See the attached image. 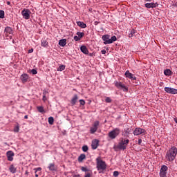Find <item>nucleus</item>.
I'll use <instances>...</instances> for the list:
<instances>
[{
    "mask_svg": "<svg viewBox=\"0 0 177 177\" xmlns=\"http://www.w3.org/2000/svg\"><path fill=\"white\" fill-rule=\"evenodd\" d=\"M138 145H142V139L138 140Z\"/></svg>",
    "mask_w": 177,
    "mask_h": 177,
    "instance_id": "nucleus-47",
    "label": "nucleus"
},
{
    "mask_svg": "<svg viewBox=\"0 0 177 177\" xmlns=\"http://www.w3.org/2000/svg\"><path fill=\"white\" fill-rule=\"evenodd\" d=\"M21 80L23 82V84H26L28 81V75L24 74L21 76Z\"/></svg>",
    "mask_w": 177,
    "mask_h": 177,
    "instance_id": "nucleus-17",
    "label": "nucleus"
},
{
    "mask_svg": "<svg viewBox=\"0 0 177 177\" xmlns=\"http://www.w3.org/2000/svg\"><path fill=\"white\" fill-rule=\"evenodd\" d=\"M6 156L8 161H12L13 157H15V153L12 151H8L6 153Z\"/></svg>",
    "mask_w": 177,
    "mask_h": 177,
    "instance_id": "nucleus-12",
    "label": "nucleus"
},
{
    "mask_svg": "<svg viewBox=\"0 0 177 177\" xmlns=\"http://www.w3.org/2000/svg\"><path fill=\"white\" fill-rule=\"evenodd\" d=\"M168 171V167L163 165L160 169V172H167Z\"/></svg>",
    "mask_w": 177,
    "mask_h": 177,
    "instance_id": "nucleus-27",
    "label": "nucleus"
},
{
    "mask_svg": "<svg viewBox=\"0 0 177 177\" xmlns=\"http://www.w3.org/2000/svg\"><path fill=\"white\" fill-rule=\"evenodd\" d=\"M86 158V156H85V154L82 153L79 157H78V161L79 162H82V161H84V160H85Z\"/></svg>",
    "mask_w": 177,
    "mask_h": 177,
    "instance_id": "nucleus-22",
    "label": "nucleus"
},
{
    "mask_svg": "<svg viewBox=\"0 0 177 177\" xmlns=\"http://www.w3.org/2000/svg\"><path fill=\"white\" fill-rule=\"evenodd\" d=\"M37 110L39 113H45V109H44V106H37Z\"/></svg>",
    "mask_w": 177,
    "mask_h": 177,
    "instance_id": "nucleus-29",
    "label": "nucleus"
},
{
    "mask_svg": "<svg viewBox=\"0 0 177 177\" xmlns=\"http://www.w3.org/2000/svg\"><path fill=\"white\" fill-rule=\"evenodd\" d=\"M136 33V30L135 29H131L130 33L129 34V38H132L133 37V35Z\"/></svg>",
    "mask_w": 177,
    "mask_h": 177,
    "instance_id": "nucleus-26",
    "label": "nucleus"
},
{
    "mask_svg": "<svg viewBox=\"0 0 177 177\" xmlns=\"http://www.w3.org/2000/svg\"><path fill=\"white\" fill-rule=\"evenodd\" d=\"M126 78H129V80H131V81H136V77L133 75L129 71H127L124 73Z\"/></svg>",
    "mask_w": 177,
    "mask_h": 177,
    "instance_id": "nucleus-10",
    "label": "nucleus"
},
{
    "mask_svg": "<svg viewBox=\"0 0 177 177\" xmlns=\"http://www.w3.org/2000/svg\"><path fill=\"white\" fill-rule=\"evenodd\" d=\"M77 100H78V95L77 94H75L71 100V105L75 106Z\"/></svg>",
    "mask_w": 177,
    "mask_h": 177,
    "instance_id": "nucleus-14",
    "label": "nucleus"
},
{
    "mask_svg": "<svg viewBox=\"0 0 177 177\" xmlns=\"http://www.w3.org/2000/svg\"><path fill=\"white\" fill-rule=\"evenodd\" d=\"M34 171L36 175V174H39V172H41V171H42V169L41 167H37V168H35Z\"/></svg>",
    "mask_w": 177,
    "mask_h": 177,
    "instance_id": "nucleus-31",
    "label": "nucleus"
},
{
    "mask_svg": "<svg viewBox=\"0 0 177 177\" xmlns=\"http://www.w3.org/2000/svg\"><path fill=\"white\" fill-rule=\"evenodd\" d=\"M21 15L26 20H28L30 19V15H31V11L28 9H24L21 12Z\"/></svg>",
    "mask_w": 177,
    "mask_h": 177,
    "instance_id": "nucleus-8",
    "label": "nucleus"
},
{
    "mask_svg": "<svg viewBox=\"0 0 177 177\" xmlns=\"http://www.w3.org/2000/svg\"><path fill=\"white\" fill-rule=\"evenodd\" d=\"M142 133H145V129L140 128H136L133 131V135L138 136V135H142Z\"/></svg>",
    "mask_w": 177,
    "mask_h": 177,
    "instance_id": "nucleus-13",
    "label": "nucleus"
},
{
    "mask_svg": "<svg viewBox=\"0 0 177 177\" xmlns=\"http://www.w3.org/2000/svg\"><path fill=\"white\" fill-rule=\"evenodd\" d=\"M43 102H46V95H45V93H44L43 95Z\"/></svg>",
    "mask_w": 177,
    "mask_h": 177,
    "instance_id": "nucleus-43",
    "label": "nucleus"
},
{
    "mask_svg": "<svg viewBox=\"0 0 177 177\" xmlns=\"http://www.w3.org/2000/svg\"><path fill=\"white\" fill-rule=\"evenodd\" d=\"M9 37H10V39H12V35H10Z\"/></svg>",
    "mask_w": 177,
    "mask_h": 177,
    "instance_id": "nucleus-53",
    "label": "nucleus"
},
{
    "mask_svg": "<svg viewBox=\"0 0 177 177\" xmlns=\"http://www.w3.org/2000/svg\"><path fill=\"white\" fill-rule=\"evenodd\" d=\"M120 129L116 128L112 130L111 131H110L108 133V136L109 138H110V139H115V138H117V136L120 135Z\"/></svg>",
    "mask_w": 177,
    "mask_h": 177,
    "instance_id": "nucleus-5",
    "label": "nucleus"
},
{
    "mask_svg": "<svg viewBox=\"0 0 177 177\" xmlns=\"http://www.w3.org/2000/svg\"><path fill=\"white\" fill-rule=\"evenodd\" d=\"M49 43H48V41L45 40V39H42L41 41V46H43L44 48H47L48 45Z\"/></svg>",
    "mask_w": 177,
    "mask_h": 177,
    "instance_id": "nucleus-24",
    "label": "nucleus"
},
{
    "mask_svg": "<svg viewBox=\"0 0 177 177\" xmlns=\"http://www.w3.org/2000/svg\"><path fill=\"white\" fill-rule=\"evenodd\" d=\"M38 176H39L38 174H36L35 177H38Z\"/></svg>",
    "mask_w": 177,
    "mask_h": 177,
    "instance_id": "nucleus-52",
    "label": "nucleus"
},
{
    "mask_svg": "<svg viewBox=\"0 0 177 177\" xmlns=\"http://www.w3.org/2000/svg\"><path fill=\"white\" fill-rule=\"evenodd\" d=\"M101 53H102V55H106V50H102L101 51Z\"/></svg>",
    "mask_w": 177,
    "mask_h": 177,
    "instance_id": "nucleus-46",
    "label": "nucleus"
},
{
    "mask_svg": "<svg viewBox=\"0 0 177 177\" xmlns=\"http://www.w3.org/2000/svg\"><path fill=\"white\" fill-rule=\"evenodd\" d=\"M128 145H129V139L120 138L118 145L114 146L113 149L115 151H118V150H127Z\"/></svg>",
    "mask_w": 177,
    "mask_h": 177,
    "instance_id": "nucleus-1",
    "label": "nucleus"
},
{
    "mask_svg": "<svg viewBox=\"0 0 177 177\" xmlns=\"http://www.w3.org/2000/svg\"><path fill=\"white\" fill-rule=\"evenodd\" d=\"M80 103L81 106H85V100H80Z\"/></svg>",
    "mask_w": 177,
    "mask_h": 177,
    "instance_id": "nucleus-37",
    "label": "nucleus"
},
{
    "mask_svg": "<svg viewBox=\"0 0 177 177\" xmlns=\"http://www.w3.org/2000/svg\"><path fill=\"white\" fill-rule=\"evenodd\" d=\"M5 17V12L0 10V19H3Z\"/></svg>",
    "mask_w": 177,
    "mask_h": 177,
    "instance_id": "nucleus-33",
    "label": "nucleus"
},
{
    "mask_svg": "<svg viewBox=\"0 0 177 177\" xmlns=\"http://www.w3.org/2000/svg\"><path fill=\"white\" fill-rule=\"evenodd\" d=\"M165 91L167 93H170L171 95H177V89L171 87H165Z\"/></svg>",
    "mask_w": 177,
    "mask_h": 177,
    "instance_id": "nucleus-9",
    "label": "nucleus"
},
{
    "mask_svg": "<svg viewBox=\"0 0 177 177\" xmlns=\"http://www.w3.org/2000/svg\"><path fill=\"white\" fill-rule=\"evenodd\" d=\"M9 171L11 174H16L17 172V169L15 167V165H11L9 167Z\"/></svg>",
    "mask_w": 177,
    "mask_h": 177,
    "instance_id": "nucleus-19",
    "label": "nucleus"
},
{
    "mask_svg": "<svg viewBox=\"0 0 177 177\" xmlns=\"http://www.w3.org/2000/svg\"><path fill=\"white\" fill-rule=\"evenodd\" d=\"M99 125H100V122L98 120L95 121L93 126L90 128V133L93 134L95 132H97Z\"/></svg>",
    "mask_w": 177,
    "mask_h": 177,
    "instance_id": "nucleus-6",
    "label": "nucleus"
},
{
    "mask_svg": "<svg viewBox=\"0 0 177 177\" xmlns=\"http://www.w3.org/2000/svg\"><path fill=\"white\" fill-rule=\"evenodd\" d=\"M26 174H28V172H27V171H26Z\"/></svg>",
    "mask_w": 177,
    "mask_h": 177,
    "instance_id": "nucleus-54",
    "label": "nucleus"
},
{
    "mask_svg": "<svg viewBox=\"0 0 177 177\" xmlns=\"http://www.w3.org/2000/svg\"><path fill=\"white\" fill-rule=\"evenodd\" d=\"M4 34L6 37H9V35H13V30L12 28L7 26L4 30Z\"/></svg>",
    "mask_w": 177,
    "mask_h": 177,
    "instance_id": "nucleus-11",
    "label": "nucleus"
},
{
    "mask_svg": "<svg viewBox=\"0 0 177 177\" xmlns=\"http://www.w3.org/2000/svg\"><path fill=\"white\" fill-rule=\"evenodd\" d=\"M105 102L106 103H111V98L107 97L106 99H105Z\"/></svg>",
    "mask_w": 177,
    "mask_h": 177,
    "instance_id": "nucleus-36",
    "label": "nucleus"
},
{
    "mask_svg": "<svg viewBox=\"0 0 177 177\" xmlns=\"http://www.w3.org/2000/svg\"><path fill=\"white\" fill-rule=\"evenodd\" d=\"M102 39L104 41V45H109V44H113V42H115V41H117V37L112 36L110 39L109 35H105L102 36Z\"/></svg>",
    "mask_w": 177,
    "mask_h": 177,
    "instance_id": "nucleus-4",
    "label": "nucleus"
},
{
    "mask_svg": "<svg viewBox=\"0 0 177 177\" xmlns=\"http://www.w3.org/2000/svg\"><path fill=\"white\" fill-rule=\"evenodd\" d=\"M48 169L50 171H56V169H57L56 165H55L53 163H50L48 165Z\"/></svg>",
    "mask_w": 177,
    "mask_h": 177,
    "instance_id": "nucleus-23",
    "label": "nucleus"
},
{
    "mask_svg": "<svg viewBox=\"0 0 177 177\" xmlns=\"http://www.w3.org/2000/svg\"><path fill=\"white\" fill-rule=\"evenodd\" d=\"M80 50L84 53V55H88L89 53V50L85 46H82L80 47Z\"/></svg>",
    "mask_w": 177,
    "mask_h": 177,
    "instance_id": "nucleus-18",
    "label": "nucleus"
},
{
    "mask_svg": "<svg viewBox=\"0 0 177 177\" xmlns=\"http://www.w3.org/2000/svg\"><path fill=\"white\" fill-rule=\"evenodd\" d=\"M97 146H99V140H93L91 143L92 149H93V150H96V149H97Z\"/></svg>",
    "mask_w": 177,
    "mask_h": 177,
    "instance_id": "nucleus-15",
    "label": "nucleus"
},
{
    "mask_svg": "<svg viewBox=\"0 0 177 177\" xmlns=\"http://www.w3.org/2000/svg\"><path fill=\"white\" fill-rule=\"evenodd\" d=\"M82 149V151H84V152L88 151V146L86 145H84Z\"/></svg>",
    "mask_w": 177,
    "mask_h": 177,
    "instance_id": "nucleus-35",
    "label": "nucleus"
},
{
    "mask_svg": "<svg viewBox=\"0 0 177 177\" xmlns=\"http://www.w3.org/2000/svg\"><path fill=\"white\" fill-rule=\"evenodd\" d=\"M24 118H25V120H27V119L28 118V115H25V116H24Z\"/></svg>",
    "mask_w": 177,
    "mask_h": 177,
    "instance_id": "nucleus-49",
    "label": "nucleus"
},
{
    "mask_svg": "<svg viewBox=\"0 0 177 177\" xmlns=\"http://www.w3.org/2000/svg\"><path fill=\"white\" fill-rule=\"evenodd\" d=\"M76 23L79 27H81V28H86V24L83 21H77Z\"/></svg>",
    "mask_w": 177,
    "mask_h": 177,
    "instance_id": "nucleus-21",
    "label": "nucleus"
},
{
    "mask_svg": "<svg viewBox=\"0 0 177 177\" xmlns=\"http://www.w3.org/2000/svg\"><path fill=\"white\" fill-rule=\"evenodd\" d=\"M177 155L176 147H171V149L167 151L165 158L167 161L171 162L175 160Z\"/></svg>",
    "mask_w": 177,
    "mask_h": 177,
    "instance_id": "nucleus-2",
    "label": "nucleus"
},
{
    "mask_svg": "<svg viewBox=\"0 0 177 177\" xmlns=\"http://www.w3.org/2000/svg\"><path fill=\"white\" fill-rule=\"evenodd\" d=\"M158 4L155 3H147L145 4V8L150 9L151 8H157Z\"/></svg>",
    "mask_w": 177,
    "mask_h": 177,
    "instance_id": "nucleus-16",
    "label": "nucleus"
},
{
    "mask_svg": "<svg viewBox=\"0 0 177 177\" xmlns=\"http://www.w3.org/2000/svg\"><path fill=\"white\" fill-rule=\"evenodd\" d=\"M66 42H67V39H60L59 41V46H66V44H67Z\"/></svg>",
    "mask_w": 177,
    "mask_h": 177,
    "instance_id": "nucleus-20",
    "label": "nucleus"
},
{
    "mask_svg": "<svg viewBox=\"0 0 177 177\" xmlns=\"http://www.w3.org/2000/svg\"><path fill=\"white\" fill-rule=\"evenodd\" d=\"M82 171H83L84 172H88V168L82 167Z\"/></svg>",
    "mask_w": 177,
    "mask_h": 177,
    "instance_id": "nucleus-42",
    "label": "nucleus"
},
{
    "mask_svg": "<svg viewBox=\"0 0 177 177\" xmlns=\"http://www.w3.org/2000/svg\"><path fill=\"white\" fill-rule=\"evenodd\" d=\"M125 133H127V135H129V133H131V129H127Z\"/></svg>",
    "mask_w": 177,
    "mask_h": 177,
    "instance_id": "nucleus-44",
    "label": "nucleus"
},
{
    "mask_svg": "<svg viewBox=\"0 0 177 177\" xmlns=\"http://www.w3.org/2000/svg\"><path fill=\"white\" fill-rule=\"evenodd\" d=\"M97 162V169L99 171V174H102L103 171L107 168V165H106V162L103 161L100 158H97L96 159Z\"/></svg>",
    "mask_w": 177,
    "mask_h": 177,
    "instance_id": "nucleus-3",
    "label": "nucleus"
},
{
    "mask_svg": "<svg viewBox=\"0 0 177 177\" xmlns=\"http://www.w3.org/2000/svg\"><path fill=\"white\" fill-rule=\"evenodd\" d=\"M74 39L76 41H81V38H80L78 36H74Z\"/></svg>",
    "mask_w": 177,
    "mask_h": 177,
    "instance_id": "nucleus-39",
    "label": "nucleus"
},
{
    "mask_svg": "<svg viewBox=\"0 0 177 177\" xmlns=\"http://www.w3.org/2000/svg\"><path fill=\"white\" fill-rule=\"evenodd\" d=\"M160 177H167V172L160 171Z\"/></svg>",
    "mask_w": 177,
    "mask_h": 177,
    "instance_id": "nucleus-34",
    "label": "nucleus"
},
{
    "mask_svg": "<svg viewBox=\"0 0 177 177\" xmlns=\"http://www.w3.org/2000/svg\"><path fill=\"white\" fill-rule=\"evenodd\" d=\"M32 52H34V48H30L28 50V53H32Z\"/></svg>",
    "mask_w": 177,
    "mask_h": 177,
    "instance_id": "nucleus-45",
    "label": "nucleus"
},
{
    "mask_svg": "<svg viewBox=\"0 0 177 177\" xmlns=\"http://www.w3.org/2000/svg\"><path fill=\"white\" fill-rule=\"evenodd\" d=\"M164 74H165V75L169 77V75H171V74H172V71H171V70H169V69H166L164 71Z\"/></svg>",
    "mask_w": 177,
    "mask_h": 177,
    "instance_id": "nucleus-25",
    "label": "nucleus"
},
{
    "mask_svg": "<svg viewBox=\"0 0 177 177\" xmlns=\"http://www.w3.org/2000/svg\"><path fill=\"white\" fill-rule=\"evenodd\" d=\"M54 122H55V119H53V117L48 118V123L50 124V125H53Z\"/></svg>",
    "mask_w": 177,
    "mask_h": 177,
    "instance_id": "nucleus-28",
    "label": "nucleus"
},
{
    "mask_svg": "<svg viewBox=\"0 0 177 177\" xmlns=\"http://www.w3.org/2000/svg\"><path fill=\"white\" fill-rule=\"evenodd\" d=\"M7 4H8V5H10V1H8V2H7Z\"/></svg>",
    "mask_w": 177,
    "mask_h": 177,
    "instance_id": "nucleus-51",
    "label": "nucleus"
},
{
    "mask_svg": "<svg viewBox=\"0 0 177 177\" xmlns=\"http://www.w3.org/2000/svg\"><path fill=\"white\" fill-rule=\"evenodd\" d=\"M32 74H33V75H35V74H37V71L35 69H32L31 71Z\"/></svg>",
    "mask_w": 177,
    "mask_h": 177,
    "instance_id": "nucleus-40",
    "label": "nucleus"
},
{
    "mask_svg": "<svg viewBox=\"0 0 177 177\" xmlns=\"http://www.w3.org/2000/svg\"><path fill=\"white\" fill-rule=\"evenodd\" d=\"M174 120L175 121L176 124H177V118H175Z\"/></svg>",
    "mask_w": 177,
    "mask_h": 177,
    "instance_id": "nucleus-50",
    "label": "nucleus"
},
{
    "mask_svg": "<svg viewBox=\"0 0 177 177\" xmlns=\"http://www.w3.org/2000/svg\"><path fill=\"white\" fill-rule=\"evenodd\" d=\"M66 68V66L64 65H61L58 67L57 68V71H63L64 70H65Z\"/></svg>",
    "mask_w": 177,
    "mask_h": 177,
    "instance_id": "nucleus-30",
    "label": "nucleus"
},
{
    "mask_svg": "<svg viewBox=\"0 0 177 177\" xmlns=\"http://www.w3.org/2000/svg\"><path fill=\"white\" fill-rule=\"evenodd\" d=\"M76 35H77L81 39V38H82L84 37V35H85V33L81 32H77L76 33Z\"/></svg>",
    "mask_w": 177,
    "mask_h": 177,
    "instance_id": "nucleus-32",
    "label": "nucleus"
},
{
    "mask_svg": "<svg viewBox=\"0 0 177 177\" xmlns=\"http://www.w3.org/2000/svg\"><path fill=\"white\" fill-rule=\"evenodd\" d=\"M19 129H20V127H19V126H16L14 128V132H19Z\"/></svg>",
    "mask_w": 177,
    "mask_h": 177,
    "instance_id": "nucleus-38",
    "label": "nucleus"
},
{
    "mask_svg": "<svg viewBox=\"0 0 177 177\" xmlns=\"http://www.w3.org/2000/svg\"><path fill=\"white\" fill-rule=\"evenodd\" d=\"M115 86L118 89H122L124 92H128V87L123 84L121 82H115Z\"/></svg>",
    "mask_w": 177,
    "mask_h": 177,
    "instance_id": "nucleus-7",
    "label": "nucleus"
},
{
    "mask_svg": "<svg viewBox=\"0 0 177 177\" xmlns=\"http://www.w3.org/2000/svg\"><path fill=\"white\" fill-rule=\"evenodd\" d=\"M94 24H95V26H97L99 24V22L98 21H95Z\"/></svg>",
    "mask_w": 177,
    "mask_h": 177,
    "instance_id": "nucleus-48",
    "label": "nucleus"
},
{
    "mask_svg": "<svg viewBox=\"0 0 177 177\" xmlns=\"http://www.w3.org/2000/svg\"><path fill=\"white\" fill-rule=\"evenodd\" d=\"M118 175H120V173H119L118 171H115L113 172V176L117 177V176H118Z\"/></svg>",
    "mask_w": 177,
    "mask_h": 177,
    "instance_id": "nucleus-41",
    "label": "nucleus"
}]
</instances>
